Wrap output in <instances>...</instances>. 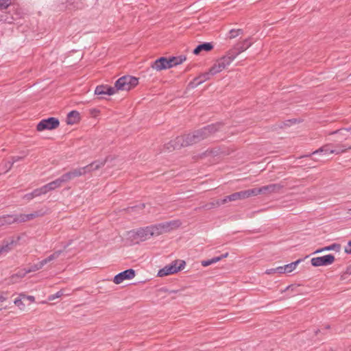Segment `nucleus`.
I'll return each mask as SVG.
<instances>
[{"label":"nucleus","instance_id":"6e6d98bb","mask_svg":"<svg viewBox=\"0 0 351 351\" xmlns=\"http://www.w3.org/2000/svg\"><path fill=\"white\" fill-rule=\"evenodd\" d=\"M319 332V330H316L315 332V334L317 335V334H318V332Z\"/></svg>","mask_w":351,"mask_h":351},{"label":"nucleus","instance_id":"49530a36","mask_svg":"<svg viewBox=\"0 0 351 351\" xmlns=\"http://www.w3.org/2000/svg\"><path fill=\"white\" fill-rule=\"evenodd\" d=\"M48 263H49V262L47 258H46L38 263L39 267H40L42 269L44 267V265H45Z\"/></svg>","mask_w":351,"mask_h":351},{"label":"nucleus","instance_id":"f03ea898","mask_svg":"<svg viewBox=\"0 0 351 351\" xmlns=\"http://www.w3.org/2000/svg\"><path fill=\"white\" fill-rule=\"evenodd\" d=\"M40 215L38 212L30 214L5 215L0 217V227L7 226L14 223H23L34 219Z\"/></svg>","mask_w":351,"mask_h":351},{"label":"nucleus","instance_id":"a18cd8bd","mask_svg":"<svg viewBox=\"0 0 351 351\" xmlns=\"http://www.w3.org/2000/svg\"><path fill=\"white\" fill-rule=\"evenodd\" d=\"M23 198L24 199L27 200V201H30V200H32V199H34V197H33L32 194L31 193H27V194H25V195L23 197Z\"/></svg>","mask_w":351,"mask_h":351},{"label":"nucleus","instance_id":"c85d7f7f","mask_svg":"<svg viewBox=\"0 0 351 351\" xmlns=\"http://www.w3.org/2000/svg\"><path fill=\"white\" fill-rule=\"evenodd\" d=\"M243 33V30L241 29H231L230 32H229V37L230 38H234L237 36H238L239 34H241Z\"/></svg>","mask_w":351,"mask_h":351},{"label":"nucleus","instance_id":"a211bd4d","mask_svg":"<svg viewBox=\"0 0 351 351\" xmlns=\"http://www.w3.org/2000/svg\"><path fill=\"white\" fill-rule=\"evenodd\" d=\"M236 57L237 54L234 53L232 49H230L226 56H223L218 60L221 64H222L224 69H226L235 59Z\"/></svg>","mask_w":351,"mask_h":351},{"label":"nucleus","instance_id":"9d476101","mask_svg":"<svg viewBox=\"0 0 351 351\" xmlns=\"http://www.w3.org/2000/svg\"><path fill=\"white\" fill-rule=\"evenodd\" d=\"M335 261V256L332 254H327L323 256L313 258L311 261L314 267L326 266L331 265Z\"/></svg>","mask_w":351,"mask_h":351},{"label":"nucleus","instance_id":"c9c22d12","mask_svg":"<svg viewBox=\"0 0 351 351\" xmlns=\"http://www.w3.org/2000/svg\"><path fill=\"white\" fill-rule=\"evenodd\" d=\"M167 62H168L167 69H170L173 66L178 65V63L176 62H175V60L173 59V57L170 58L169 59H167Z\"/></svg>","mask_w":351,"mask_h":351},{"label":"nucleus","instance_id":"5701e85b","mask_svg":"<svg viewBox=\"0 0 351 351\" xmlns=\"http://www.w3.org/2000/svg\"><path fill=\"white\" fill-rule=\"evenodd\" d=\"M340 249H341L340 244L333 243V244H332L330 245H328V246L324 247L323 248L317 250L315 252V253H320V252H322L324 251H330V250H335L336 252H339L340 250Z\"/></svg>","mask_w":351,"mask_h":351},{"label":"nucleus","instance_id":"6ab92c4d","mask_svg":"<svg viewBox=\"0 0 351 351\" xmlns=\"http://www.w3.org/2000/svg\"><path fill=\"white\" fill-rule=\"evenodd\" d=\"M80 113L76 110H72L67 114L66 123L73 125L80 121Z\"/></svg>","mask_w":351,"mask_h":351},{"label":"nucleus","instance_id":"4468645a","mask_svg":"<svg viewBox=\"0 0 351 351\" xmlns=\"http://www.w3.org/2000/svg\"><path fill=\"white\" fill-rule=\"evenodd\" d=\"M20 237H11L8 240L4 241L3 244L0 245V254L2 252H8L10 251L14 245L19 241Z\"/></svg>","mask_w":351,"mask_h":351},{"label":"nucleus","instance_id":"dca6fc26","mask_svg":"<svg viewBox=\"0 0 351 351\" xmlns=\"http://www.w3.org/2000/svg\"><path fill=\"white\" fill-rule=\"evenodd\" d=\"M167 58L165 57H160V58L154 61L151 66L152 69L156 71H161L164 69H167Z\"/></svg>","mask_w":351,"mask_h":351},{"label":"nucleus","instance_id":"6e6552de","mask_svg":"<svg viewBox=\"0 0 351 351\" xmlns=\"http://www.w3.org/2000/svg\"><path fill=\"white\" fill-rule=\"evenodd\" d=\"M60 125V121L57 118L49 117L41 120L36 126L38 131H43L45 130H53L57 128Z\"/></svg>","mask_w":351,"mask_h":351},{"label":"nucleus","instance_id":"ddd939ff","mask_svg":"<svg viewBox=\"0 0 351 351\" xmlns=\"http://www.w3.org/2000/svg\"><path fill=\"white\" fill-rule=\"evenodd\" d=\"M136 235L142 240H145L151 237H156L153 226L139 228L136 231Z\"/></svg>","mask_w":351,"mask_h":351},{"label":"nucleus","instance_id":"4be33fe9","mask_svg":"<svg viewBox=\"0 0 351 351\" xmlns=\"http://www.w3.org/2000/svg\"><path fill=\"white\" fill-rule=\"evenodd\" d=\"M86 170H87V168H86L85 167H80V168H77V169H73V170L69 171V176H71V179L72 180L74 178L80 177L81 176L85 175L86 173H87Z\"/></svg>","mask_w":351,"mask_h":351},{"label":"nucleus","instance_id":"473e14b6","mask_svg":"<svg viewBox=\"0 0 351 351\" xmlns=\"http://www.w3.org/2000/svg\"><path fill=\"white\" fill-rule=\"evenodd\" d=\"M41 267H39V263H36V264H34L33 265H32L29 269H26V273H30V272H32V271H38L39 269H40Z\"/></svg>","mask_w":351,"mask_h":351},{"label":"nucleus","instance_id":"b1692460","mask_svg":"<svg viewBox=\"0 0 351 351\" xmlns=\"http://www.w3.org/2000/svg\"><path fill=\"white\" fill-rule=\"evenodd\" d=\"M224 69L222 64L219 60L210 69L209 71L212 75H215Z\"/></svg>","mask_w":351,"mask_h":351},{"label":"nucleus","instance_id":"864d4df0","mask_svg":"<svg viewBox=\"0 0 351 351\" xmlns=\"http://www.w3.org/2000/svg\"><path fill=\"white\" fill-rule=\"evenodd\" d=\"M6 300V298L3 296V295H0V302H5Z\"/></svg>","mask_w":351,"mask_h":351},{"label":"nucleus","instance_id":"f257e3e1","mask_svg":"<svg viewBox=\"0 0 351 351\" xmlns=\"http://www.w3.org/2000/svg\"><path fill=\"white\" fill-rule=\"evenodd\" d=\"M201 140L199 138L196 131L191 133H189L186 135L178 136L174 140L171 141L169 143L166 144L165 148L169 151L180 149L182 147H187L193 144L200 142Z\"/></svg>","mask_w":351,"mask_h":351},{"label":"nucleus","instance_id":"37998d69","mask_svg":"<svg viewBox=\"0 0 351 351\" xmlns=\"http://www.w3.org/2000/svg\"><path fill=\"white\" fill-rule=\"evenodd\" d=\"M345 252L346 254H351V240L348 241L347 246L345 247Z\"/></svg>","mask_w":351,"mask_h":351},{"label":"nucleus","instance_id":"a878e982","mask_svg":"<svg viewBox=\"0 0 351 351\" xmlns=\"http://www.w3.org/2000/svg\"><path fill=\"white\" fill-rule=\"evenodd\" d=\"M275 273L285 274V270H283V267L280 266V267H277L276 268L268 269L265 271V274H273Z\"/></svg>","mask_w":351,"mask_h":351},{"label":"nucleus","instance_id":"f704fd0d","mask_svg":"<svg viewBox=\"0 0 351 351\" xmlns=\"http://www.w3.org/2000/svg\"><path fill=\"white\" fill-rule=\"evenodd\" d=\"M202 82L199 80H197V77L194 78L192 82H191L189 84V86L192 88H194L195 87H197V86H199V84H201Z\"/></svg>","mask_w":351,"mask_h":351},{"label":"nucleus","instance_id":"2f4dec72","mask_svg":"<svg viewBox=\"0 0 351 351\" xmlns=\"http://www.w3.org/2000/svg\"><path fill=\"white\" fill-rule=\"evenodd\" d=\"M11 3V0H0V9L7 8Z\"/></svg>","mask_w":351,"mask_h":351},{"label":"nucleus","instance_id":"5fc2aeb1","mask_svg":"<svg viewBox=\"0 0 351 351\" xmlns=\"http://www.w3.org/2000/svg\"><path fill=\"white\" fill-rule=\"evenodd\" d=\"M8 167H9V161H8L5 163V167L6 168L5 172L10 169H8Z\"/></svg>","mask_w":351,"mask_h":351},{"label":"nucleus","instance_id":"4c0bfd02","mask_svg":"<svg viewBox=\"0 0 351 351\" xmlns=\"http://www.w3.org/2000/svg\"><path fill=\"white\" fill-rule=\"evenodd\" d=\"M175 60V62H176L178 64H182L184 61L186 60V56H180L178 57H173Z\"/></svg>","mask_w":351,"mask_h":351},{"label":"nucleus","instance_id":"f8f14e48","mask_svg":"<svg viewBox=\"0 0 351 351\" xmlns=\"http://www.w3.org/2000/svg\"><path fill=\"white\" fill-rule=\"evenodd\" d=\"M112 160V158L111 156H108L106 157V158L104 160H95L93 162H91L90 164L85 166V167L87 168L86 171H87V173H90L93 171L98 170L100 168L103 167L107 162Z\"/></svg>","mask_w":351,"mask_h":351},{"label":"nucleus","instance_id":"e433bc0d","mask_svg":"<svg viewBox=\"0 0 351 351\" xmlns=\"http://www.w3.org/2000/svg\"><path fill=\"white\" fill-rule=\"evenodd\" d=\"M343 132H348L351 133V126L348 128H343L339 130H337L330 133V134H337V133H342Z\"/></svg>","mask_w":351,"mask_h":351},{"label":"nucleus","instance_id":"9b49d317","mask_svg":"<svg viewBox=\"0 0 351 351\" xmlns=\"http://www.w3.org/2000/svg\"><path fill=\"white\" fill-rule=\"evenodd\" d=\"M135 276V271L133 269H128L119 274H117L113 280V282L119 285L124 280H130Z\"/></svg>","mask_w":351,"mask_h":351},{"label":"nucleus","instance_id":"412c9836","mask_svg":"<svg viewBox=\"0 0 351 351\" xmlns=\"http://www.w3.org/2000/svg\"><path fill=\"white\" fill-rule=\"evenodd\" d=\"M335 152V151H333L332 145L331 144H327L315 150L311 154L315 155L317 154H323L324 155H328L333 154Z\"/></svg>","mask_w":351,"mask_h":351},{"label":"nucleus","instance_id":"2eb2a0df","mask_svg":"<svg viewBox=\"0 0 351 351\" xmlns=\"http://www.w3.org/2000/svg\"><path fill=\"white\" fill-rule=\"evenodd\" d=\"M95 93L98 95H112L115 93V88L108 85H99L96 87Z\"/></svg>","mask_w":351,"mask_h":351},{"label":"nucleus","instance_id":"bb28decb","mask_svg":"<svg viewBox=\"0 0 351 351\" xmlns=\"http://www.w3.org/2000/svg\"><path fill=\"white\" fill-rule=\"evenodd\" d=\"M219 261H220V258L213 257L211 259H208V260H206V261H202V265L204 266V267H207V266H209L211 264L215 263H217V262H218Z\"/></svg>","mask_w":351,"mask_h":351},{"label":"nucleus","instance_id":"cd10ccee","mask_svg":"<svg viewBox=\"0 0 351 351\" xmlns=\"http://www.w3.org/2000/svg\"><path fill=\"white\" fill-rule=\"evenodd\" d=\"M63 252V250H57L50 256H49L47 258L49 262H51L56 258H58L61 254Z\"/></svg>","mask_w":351,"mask_h":351},{"label":"nucleus","instance_id":"79ce46f5","mask_svg":"<svg viewBox=\"0 0 351 351\" xmlns=\"http://www.w3.org/2000/svg\"><path fill=\"white\" fill-rule=\"evenodd\" d=\"M20 297H22L23 300H27L30 302H34V297L32 295H20Z\"/></svg>","mask_w":351,"mask_h":351},{"label":"nucleus","instance_id":"20e7f679","mask_svg":"<svg viewBox=\"0 0 351 351\" xmlns=\"http://www.w3.org/2000/svg\"><path fill=\"white\" fill-rule=\"evenodd\" d=\"M138 83V79L130 76V75H125L120 78H119L115 84L114 87L115 88V93L117 90H130L132 88L135 87Z\"/></svg>","mask_w":351,"mask_h":351},{"label":"nucleus","instance_id":"c03bdc74","mask_svg":"<svg viewBox=\"0 0 351 351\" xmlns=\"http://www.w3.org/2000/svg\"><path fill=\"white\" fill-rule=\"evenodd\" d=\"M49 184H50L52 190H55L56 189L59 188V186H58V183L56 182V180L49 182Z\"/></svg>","mask_w":351,"mask_h":351},{"label":"nucleus","instance_id":"72a5a7b5","mask_svg":"<svg viewBox=\"0 0 351 351\" xmlns=\"http://www.w3.org/2000/svg\"><path fill=\"white\" fill-rule=\"evenodd\" d=\"M40 189H41L42 192H43V195H45V194L47 193L48 192L53 191L49 183L41 186Z\"/></svg>","mask_w":351,"mask_h":351},{"label":"nucleus","instance_id":"393cba45","mask_svg":"<svg viewBox=\"0 0 351 351\" xmlns=\"http://www.w3.org/2000/svg\"><path fill=\"white\" fill-rule=\"evenodd\" d=\"M301 261V259H298L295 262L282 266L283 270H285V273H289L293 271L295 269L296 266L298 265V263H300Z\"/></svg>","mask_w":351,"mask_h":351},{"label":"nucleus","instance_id":"ea45409f","mask_svg":"<svg viewBox=\"0 0 351 351\" xmlns=\"http://www.w3.org/2000/svg\"><path fill=\"white\" fill-rule=\"evenodd\" d=\"M61 178L62 180L64 181V183L66 182H69L71 179V176H69V172L63 174L62 176H61Z\"/></svg>","mask_w":351,"mask_h":351},{"label":"nucleus","instance_id":"a19ab883","mask_svg":"<svg viewBox=\"0 0 351 351\" xmlns=\"http://www.w3.org/2000/svg\"><path fill=\"white\" fill-rule=\"evenodd\" d=\"M23 158L22 157H19V156H14L12 158V161H9V167H8V169H11L12 165L19 161V160H21Z\"/></svg>","mask_w":351,"mask_h":351},{"label":"nucleus","instance_id":"f3484780","mask_svg":"<svg viewBox=\"0 0 351 351\" xmlns=\"http://www.w3.org/2000/svg\"><path fill=\"white\" fill-rule=\"evenodd\" d=\"M252 43L250 41V38L245 39L243 42L238 43L232 50L234 53L237 54V56L240 54L241 52L245 51L248 49Z\"/></svg>","mask_w":351,"mask_h":351},{"label":"nucleus","instance_id":"1a4fd4ad","mask_svg":"<svg viewBox=\"0 0 351 351\" xmlns=\"http://www.w3.org/2000/svg\"><path fill=\"white\" fill-rule=\"evenodd\" d=\"M283 186L280 184H271L267 186H263L261 188H254L253 189L254 195L256 196L258 194L264 193L269 194L271 193H276L282 189Z\"/></svg>","mask_w":351,"mask_h":351},{"label":"nucleus","instance_id":"7ed1b4c3","mask_svg":"<svg viewBox=\"0 0 351 351\" xmlns=\"http://www.w3.org/2000/svg\"><path fill=\"white\" fill-rule=\"evenodd\" d=\"M253 189H247L234 193L230 195L226 196L221 199L217 200L215 203H212V206H220L228 202H233L237 200L245 199L254 195Z\"/></svg>","mask_w":351,"mask_h":351},{"label":"nucleus","instance_id":"58836bf2","mask_svg":"<svg viewBox=\"0 0 351 351\" xmlns=\"http://www.w3.org/2000/svg\"><path fill=\"white\" fill-rule=\"evenodd\" d=\"M43 193V192H42L40 187V188L34 189L31 193L32 194L34 197H39V196L42 195Z\"/></svg>","mask_w":351,"mask_h":351},{"label":"nucleus","instance_id":"de8ad7c7","mask_svg":"<svg viewBox=\"0 0 351 351\" xmlns=\"http://www.w3.org/2000/svg\"><path fill=\"white\" fill-rule=\"evenodd\" d=\"M62 295V291H58V292L56 293V295H52L49 296V299H50V300H53V299H55V298H59V297H60Z\"/></svg>","mask_w":351,"mask_h":351},{"label":"nucleus","instance_id":"3c124183","mask_svg":"<svg viewBox=\"0 0 351 351\" xmlns=\"http://www.w3.org/2000/svg\"><path fill=\"white\" fill-rule=\"evenodd\" d=\"M56 181L58 183L59 187H60L62 184L64 183V181L62 180L61 177L57 178Z\"/></svg>","mask_w":351,"mask_h":351},{"label":"nucleus","instance_id":"13d9d810","mask_svg":"<svg viewBox=\"0 0 351 351\" xmlns=\"http://www.w3.org/2000/svg\"><path fill=\"white\" fill-rule=\"evenodd\" d=\"M348 149H351V146L348 147Z\"/></svg>","mask_w":351,"mask_h":351},{"label":"nucleus","instance_id":"8fccbe9b","mask_svg":"<svg viewBox=\"0 0 351 351\" xmlns=\"http://www.w3.org/2000/svg\"><path fill=\"white\" fill-rule=\"evenodd\" d=\"M27 273H26V269L25 270V271H20L19 272L18 274H16V276L19 277V278H23L24 277Z\"/></svg>","mask_w":351,"mask_h":351},{"label":"nucleus","instance_id":"09e8293b","mask_svg":"<svg viewBox=\"0 0 351 351\" xmlns=\"http://www.w3.org/2000/svg\"><path fill=\"white\" fill-rule=\"evenodd\" d=\"M22 300H23L22 297H21L20 298H16L14 300V304L19 306L22 304Z\"/></svg>","mask_w":351,"mask_h":351},{"label":"nucleus","instance_id":"4d7b16f0","mask_svg":"<svg viewBox=\"0 0 351 351\" xmlns=\"http://www.w3.org/2000/svg\"><path fill=\"white\" fill-rule=\"evenodd\" d=\"M342 135H345V132H343L342 133H340Z\"/></svg>","mask_w":351,"mask_h":351},{"label":"nucleus","instance_id":"0eeeda50","mask_svg":"<svg viewBox=\"0 0 351 351\" xmlns=\"http://www.w3.org/2000/svg\"><path fill=\"white\" fill-rule=\"evenodd\" d=\"M221 125L222 124L221 123H216L214 124L208 125L195 131L198 134L200 140L203 141L212 136L216 132L219 131Z\"/></svg>","mask_w":351,"mask_h":351},{"label":"nucleus","instance_id":"c756f323","mask_svg":"<svg viewBox=\"0 0 351 351\" xmlns=\"http://www.w3.org/2000/svg\"><path fill=\"white\" fill-rule=\"evenodd\" d=\"M348 147H346L344 145H337L335 149H333V151H335L333 154H340L345 152L346 150H348Z\"/></svg>","mask_w":351,"mask_h":351},{"label":"nucleus","instance_id":"39448f33","mask_svg":"<svg viewBox=\"0 0 351 351\" xmlns=\"http://www.w3.org/2000/svg\"><path fill=\"white\" fill-rule=\"evenodd\" d=\"M180 220H172L169 221H165L158 224L152 225L155 233V236H158L165 233L171 232L179 228L181 226Z\"/></svg>","mask_w":351,"mask_h":351},{"label":"nucleus","instance_id":"603ef678","mask_svg":"<svg viewBox=\"0 0 351 351\" xmlns=\"http://www.w3.org/2000/svg\"><path fill=\"white\" fill-rule=\"evenodd\" d=\"M228 256V253H226L219 256H216V258H220V261H221L222 258H226Z\"/></svg>","mask_w":351,"mask_h":351},{"label":"nucleus","instance_id":"7c9ffc66","mask_svg":"<svg viewBox=\"0 0 351 351\" xmlns=\"http://www.w3.org/2000/svg\"><path fill=\"white\" fill-rule=\"evenodd\" d=\"M210 75H212L210 71L203 73L198 77H197V80H199L202 83L208 80L210 78Z\"/></svg>","mask_w":351,"mask_h":351},{"label":"nucleus","instance_id":"423d86ee","mask_svg":"<svg viewBox=\"0 0 351 351\" xmlns=\"http://www.w3.org/2000/svg\"><path fill=\"white\" fill-rule=\"evenodd\" d=\"M186 263L182 260H176L173 261L171 264L166 265L162 269H160L158 272V276L163 277L170 274H173L184 268Z\"/></svg>","mask_w":351,"mask_h":351},{"label":"nucleus","instance_id":"aec40b11","mask_svg":"<svg viewBox=\"0 0 351 351\" xmlns=\"http://www.w3.org/2000/svg\"><path fill=\"white\" fill-rule=\"evenodd\" d=\"M213 49V45L211 43H204L196 47L193 50V53L198 55L202 51H209Z\"/></svg>","mask_w":351,"mask_h":351}]
</instances>
